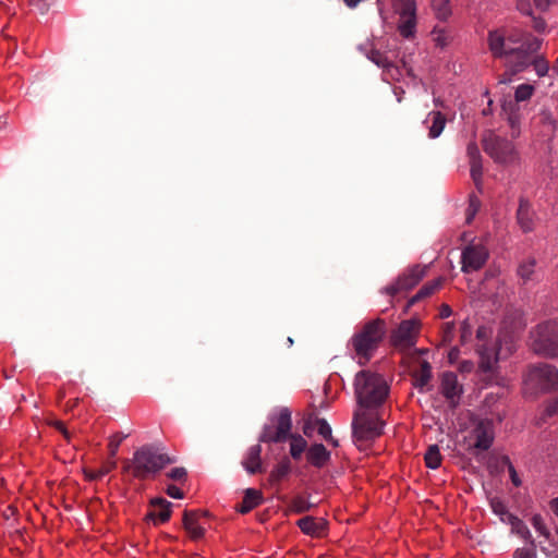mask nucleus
Here are the masks:
<instances>
[{
  "instance_id": "42",
  "label": "nucleus",
  "mask_w": 558,
  "mask_h": 558,
  "mask_svg": "<svg viewBox=\"0 0 558 558\" xmlns=\"http://www.w3.org/2000/svg\"><path fill=\"white\" fill-rule=\"evenodd\" d=\"M313 505L308 502L304 497L296 496L292 499L290 508L293 512L303 513L308 511Z\"/></svg>"
},
{
  "instance_id": "61",
  "label": "nucleus",
  "mask_w": 558,
  "mask_h": 558,
  "mask_svg": "<svg viewBox=\"0 0 558 558\" xmlns=\"http://www.w3.org/2000/svg\"><path fill=\"white\" fill-rule=\"evenodd\" d=\"M486 331L485 327H480L476 332L477 338L483 339L486 336Z\"/></svg>"
},
{
  "instance_id": "44",
  "label": "nucleus",
  "mask_w": 558,
  "mask_h": 558,
  "mask_svg": "<svg viewBox=\"0 0 558 558\" xmlns=\"http://www.w3.org/2000/svg\"><path fill=\"white\" fill-rule=\"evenodd\" d=\"M529 547L518 548L513 558H536V546L534 539H530Z\"/></svg>"
},
{
  "instance_id": "38",
  "label": "nucleus",
  "mask_w": 558,
  "mask_h": 558,
  "mask_svg": "<svg viewBox=\"0 0 558 558\" xmlns=\"http://www.w3.org/2000/svg\"><path fill=\"white\" fill-rule=\"evenodd\" d=\"M432 8L439 20H446L451 13L448 0H432Z\"/></svg>"
},
{
  "instance_id": "56",
  "label": "nucleus",
  "mask_w": 558,
  "mask_h": 558,
  "mask_svg": "<svg viewBox=\"0 0 558 558\" xmlns=\"http://www.w3.org/2000/svg\"><path fill=\"white\" fill-rule=\"evenodd\" d=\"M84 473H85V476H86L88 480L93 481V480L98 478V477L101 475L102 470L100 469V470H99V471H97V472H96V471H92V470H84Z\"/></svg>"
},
{
  "instance_id": "64",
  "label": "nucleus",
  "mask_w": 558,
  "mask_h": 558,
  "mask_svg": "<svg viewBox=\"0 0 558 558\" xmlns=\"http://www.w3.org/2000/svg\"><path fill=\"white\" fill-rule=\"evenodd\" d=\"M553 71L558 74V58L556 59V61L553 65Z\"/></svg>"
},
{
  "instance_id": "58",
  "label": "nucleus",
  "mask_w": 558,
  "mask_h": 558,
  "mask_svg": "<svg viewBox=\"0 0 558 558\" xmlns=\"http://www.w3.org/2000/svg\"><path fill=\"white\" fill-rule=\"evenodd\" d=\"M113 457L107 456V473L117 468V462L112 460Z\"/></svg>"
},
{
  "instance_id": "51",
  "label": "nucleus",
  "mask_w": 558,
  "mask_h": 558,
  "mask_svg": "<svg viewBox=\"0 0 558 558\" xmlns=\"http://www.w3.org/2000/svg\"><path fill=\"white\" fill-rule=\"evenodd\" d=\"M460 332H461L460 338H461L462 343L466 342V340L472 335L471 327L465 322L462 323V325L460 327Z\"/></svg>"
},
{
  "instance_id": "41",
  "label": "nucleus",
  "mask_w": 558,
  "mask_h": 558,
  "mask_svg": "<svg viewBox=\"0 0 558 558\" xmlns=\"http://www.w3.org/2000/svg\"><path fill=\"white\" fill-rule=\"evenodd\" d=\"M534 93V87L530 84H521L514 93L515 102L529 100Z\"/></svg>"
},
{
  "instance_id": "35",
  "label": "nucleus",
  "mask_w": 558,
  "mask_h": 558,
  "mask_svg": "<svg viewBox=\"0 0 558 558\" xmlns=\"http://www.w3.org/2000/svg\"><path fill=\"white\" fill-rule=\"evenodd\" d=\"M316 426L318 434L331 444L333 447L338 446V440L332 437L331 427L325 418H317Z\"/></svg>"
},
{
  "instance_id": "7",
  "label": "nucleus",
  "mask_w": 558,
  "mask_h": 558,
  "mask_svg": "<svg viewBox=\"0 0 558 558\" xmlns=\"http://www.w3.org/2000/svg\"><path fill=\"white\" fill-rule=\"evenodd\" d=\"M368 409H356L353 413V437L360 441H368L383 434L384 422Z\"/></svg>"
},
{
  "instance_id": "8",
  "label": "nucleus",
  "mask_w": 558,
  "mask_h": 558,
  "mask_svg": "<svg viewBox=\"0 0 558 558\" xmlns=\"http://www.w3.org/2000/svg\"><path fill=\"white\" fill-rule=\"evenodd\" d=\"M484 151L501 165H510L517 159V151L512 142L500 137L492 131H487L482 138Z\"/></svg>"
},
{
  "instance_id": "11",
  "label": "nucleus",
  "mask_w": 558,
  "mask_h": 558,
  "mask_svg": "<svg viewBox=\"0 0 558 558\" xmlns=\"http://www.w3.org/2000/svg\"><path fill=\"white\" fill-rule=\"evenodd\" d=\"M396 13L399 15L398 31L404 38H411L416 29L415 0H392Z\"/></svg>"
},
{
  "instance_id": "1",
  "label": "nucleus",
  "mask_w": 558,
  "mask_h": 558,
  "mask_svg": "<svg viewBox=\"0 0 558 558\" xmlns=\"http://www.w3.org/2000/svg\"><path fill=\"white\" fill-rule=\"evenodd\" d=\"M487 44L493 58L500 60L506 68L499 83L508 84L513 75L530 66L531 54L541 49L542 39L517 28H498L488 32Z\"/></svg>"
},
{
  "instance_id": "24",
  "label": "nucleus",
  "mask_w": 558,
  "mask_h": 558,
  "mask_svg": "<svg viewBox=\"0 0 558 558\" xmlns=\"http://www.w3.org/2000/svg\"><path fill=\"white\" fill-rule=\"evenodd\" d=\"M425 123L428 125V136L437 138L444 131L446 125V117L440 111H432L428 113Z\"/></svg>"
},
{
  "instance_id": "31",
  "label": "nucleus",
  "mask_w": 558,
  "mask_h": 558,
  "mask_svg": "<svg viewBox=\"0 0 558 558\" xmlns=\"http://www.w3.org/2000/svg\"><path fill=\"white\" fill-rule=\"evenodd\" d=\"M514 104L510 102L508 106L504 105L502 110L507 113V121L512 130L511 136L517 137L520 134L519 124H520V116L513 109Z\"/></svg>"
},
{
  "instance_id": "28",
  "label": "nucleus",
  "mask_w": 558,
  "mask_h": 558,
  "mask_svg": "<svg viewBox=\"0 0 558 558\" xmlns=\"http://www.w3.org/2000/svg\"><path fill=\"white\" fill-rule=\"evenodd\" d=\"M288 439L290 440V456L293 460L299 461L302 454L308 449L307 441L299 434L289 433Z\"/></svg>"
},
{
  "instance_id": "63",
  "label": "nucleus",
  "mask_w": 558,
  "mask_h": 558,
  "mask_svg": "<svg viewBox=\"0 0 558 558\" xmlns=\"http://www.w3.org/2000/svg\"><path fill=\"white\" fill-rule=\"evenodd\" d=\"M505 518H506V522L505 523H508L511 526L512 525V518H518V517L509 512L508 515H506Z\"/></svg>"
},
{
  "instance_id": "15",
  "label": "nucleus",
  "mask_w": 558,
  "mask_h": 558,
  "mask_svg": "<svg viewBox=\"0 0 558 558\" xmlns=\"http://www.w3.org/2000/svg\"><path fill=\"white\" fill-rule=\"evenodd\" d=\"M440 392L454 408L459 403L462 393V387L458 383V377L452 372H445L440 379Z\"/></svg>"
},
{
  "instance_id": "26",
  "label": "nucleus",
  "mask_w": 558,
  "mask_h": 558,
  "mask_svg": "<svg viewBox=\"0 0 558 558\" xmlns=\"http://www.w3.org/2000/svg\"><path fill=\"white\" fill-rule=\"evenodd\" d=\"M263 500L262 493L254 489L247 488L244 493L242 502L236 507V510L241 513H247L257 507Z\"/></svg>"
},
{
  "instance_id": "3",
  "label": "nucleus",
  "mask_w": 558,
  "mask_h": 558,
  "mask_svg": "<svg viewBox=\"0 0 558 558\" xmlns=\"http://www.w3.org/2000/svg\"><path fill=\"white\" fill-rule=\"evenodd\" d=\"M167 453L154 445H144L136 449L132 459L123 461V471H131L138 480L154 478L166 465L173 463Z\"/></svg>"
},
{
  "instance_id": "23",
  "label": "nucleus",
  "mask_w": 558,
  "mask_h": 558,
  "mask_svg": "<svg viewBox=\"0 0 558 558\" xmlns=\"http://www.w3.org/2000/svg\"><path fill=\"white\" fill-rule=\"evenodd\" d=\"M413 385L420 391H424L432 379V366L427 361H422L420 368L412 373Z\"/></svg>"
},
{
  "instance_id": "52",
  "label": "nucleus",
  "mask_w": 558,
  "mask_h": 558,
  "mask_svg": "<svg viewBox=\"0 0 558 558\" xmlns=\"http://www.w3.org/2000/svg\"><path fill=\"white\" fill-rule=\"evenodd\" d=\"M557 413H558V401L553 400V401L548 402V404L546 405V409H545V415L554 416Z\"/></svg>"
},
{
  "instance_id": "18",
  "label": "nucleus",
  "mask_w": 558,
  "mask_h": 558,
  "mask_svg": "<svg viewBox=\"0 0 558 558\" xmlns=\"http://www.w3.org/2000/svg\"><path fill=\"white\" fill-rule=\"evenodd\" d=\"M330 451H328L323 444H313L306 450L307 462L316 469L325 468L330 461Z\"/></svg>"
},
{
  "instance_id": "33",
  "label": "nucleus",
  "mask_w": 558,
  "mask_h": 558,
  "mask_svg": "<svg viewBox=\"0 0 558 558\" xmlns=\"http://www.w3.org/2000/svg\"><path fill=\"white\" fill-rule=\"evenodd\" d=\"M130 436V433L117 432L107 439V456L116 457L121 442Z\"/></svg>"
},
{
  "instance_id": "55",
  "label": "nucleus",
  "mask_w": 558,
  "mask_h": 558,
  "mask_svg": "<svg viewBox=\"0 0 558 558\" xmlns=\"http://www.w3.org/2000/svg\"><path fill=\"white\" fill-rule=\"evenodd\" d=\"M533 1H534L535 7L542 11L546 10L553 2V0H533Z\"/></svg>"
},
{
  "instance_id": "50",
  "label": "nucleus",
  "mask_w": 558,
  "mask_h": 558,
  "mask_svg": "<svg viewBox=\"0 0 558 558\" xmlns=\"http://www.w3.org/2000/svg\"><path fill=\"white\" fill-rule=\"evenodd\" d=\"M51 425H52L53 427H56V429H58V430L63 435V437H64L66 440H70V438H71V434H70V432L66 429V427H65V425H64V423H63V422H61V421H53V422L51 423Z\"/></svg>"
},
{
  "instance_id": "25",
  "label": "nucleus",
  "mask_w": 558,
  "mask_h": 558,
  "mask_svg": "<svg viewBox=\"0 0 558 558\" xmlns=\"http://www.w3.org/2000/svg\"><path fill=\"white\" fill-rule=\"evenodd\" d=\"M291 472V461L288 457L281 459V461L274 466L271 470L268 482L271 486H277L286 478Z\"/></svg>"
},
{
  "instance_id": "40",
  "label": "nucleus",
  "mask_w": 558,
  "mask_h": 558,
  "mask_svg": "<svg viewBox=\"0 0 558 558\" xmlns=\"http://www.w3.org/2000/svg\"><path fill=\"white\" fill-rule=\"evenodd\" d=\"M493 512L500 518L502 522H506V515L509 511L506 504L498 497H494L489 501Z\"/></svg>"
},
{
  "instance_id": "10",
  "label": "nucleus",
  "mask_w": 558,
  "mask_h": 558,
  "mask_svg": "<svg viewBox=\"0 0 558 558\" xmlns=\"http://www.w3.org/2000/svg\"><path fill=\"white\" fill-rule=\"evenodd\" d=\"M466 450L473 454L477 451H487L495 439L494 423L488 418L474 420L469 434Z\"/></svg>"
},
{
  "instance_id": "57",
  "label": "nucleus",
  "mask_w": 558,
  "mask_h": 558,
  "mask_svg": "<svg viewBox=\"0 0 558 558\" xmlns=\"http://www.w3.org/2000/svg\"><path fill=\"white\" fill-rule=\"evenodd\" d=\"M459 353H460V351L458 348H452L448 354L449 361L452 363L456 362L459 357Z\"/></svg>"
},
{
  "instance_id": "59",
  "label": "nucleus",
  "mask_w": 558,
  "mask_h": 558,
  "mask_svg": "<svg viewBox=\"0 0 558 558\" xmlns=\"http://www.w3.org/2000/svg\"><path fill=\"white\" fill-rule=\"evenodd\" d=\"M473 207V204L470 205L469 209H468V217H466V221L470 222L473 218V216L475 215V211L476 209H472Z\"/></svg>"
},
{
  "instance_id": "48",
  "label": "nucleus",
  "mask_w": 558,
  "mask_h": 558,
  "mask_svg": "<svg viewBox=\"0 0 558 558\" xmlns=\"http://www.w3.org/2000/svg\"><path fill=\"white\" fill-rule=\"evenodd\" d=\"M166 493L168 496L175 499H182L184 497L183 492L175 485H169L166 489Z\"/></svg>"
},
{
  "instance_id": "39",
  "label": "nucleus",
  "mask_w": 558,
  "mask_h": 558,
  "mask_svg": "<svg viewBox=\"0 0 558 558\" xmlns=\"http://www.w3.org/2000/svg\"><path fill=\"white\" fill-rule=\"evenodd\" d=\"M530 65L534 66V70L539 77L545 76L549 71L548 61L545 59L544 56L533 57V54H531V64Z\"/></svg>"
},
{
  "instance_id": "4",
  "label": "nucleus",
  "mask_w": 558,
  "mask_h": 558,
  "mask_svg": "<svg viewBox=\"0 0 558 558\" xmlns=\"http://www.w3.org/2000/svg\"><path fill=\"white\" fill-rule=\"evenodd\" d=\"M386 335V322L376 318L365 323L351 338V345L359 357V364L365 365L378 349Z\"/></svg>"
},
{
  "instance_id": "19",
  "label": "nucleus",
  "mask_w": 558,
  "mask_h": 558,
  "mask_svg": "<svg viewBox=\"0 0 558 558\" xmlns=\"http://www.w3.org/2000/svg\"><path fill=\"white\" fill-rule=\"evenodd\" d=\"M296 525L300 530L312 537H322L326 533V521L307 515L298 520Z\"/></svg>"
},
{
  "instance_id": "37",
  "label": "nucleus",
  "mask_w": 558,
  "mask_h": 558,
  "mask_svg": "<svg viewBox=\"0 0 558 558\" xmlns=\"http://www.w3.org/2000/svg\"><path fill=\"white\" fill-rule=\"evenodd\" d=\"M498 465L500 466L501 470L504 468H507V470L510 474L511 482L514 486L518 487L521 485V480L518 476V473L508 456H501L500 459L498 460Z\"/></svg>"
},
{
  "instance_id": "36",
  "label": "nucleus",
  "mask_w": 558,
  "mask_h": 558,
  "mask_svg": "<svg viewBox=\"0 0 558 558\" xmlns=\"http://www.w3.org/2000/svg\"><path fill=\"white\" fill-rule=\"evenodd\" d=\"M511 531H512V533H515L517 535H519L526 542H530V539H533L529 527L520 518H512Z\"/></svg>"
},
{
  "instance_id": "45",
  "label": "nucleus",
  "mask_w": 558,
  "mask_h": 558,
  "mask_svg": "<svg viewBox=\"0 0 558 558\" xmlns=\"http://www.w3.org/2000/svg\"><path fill=\"white\" fill-rule=\"evenodd\" d=\"M186 470L184 468H174L167 473V476L175 482H184L186 480Z\"/></svg>"
},
{
  "instance_id": "21",
  "label": "nucleus",
  "mask_w": 558,
  "mask_h": 558,
  "mask_svg": "<svg viewBox=\"0 0 558 558\" xmlns=\"http://www.w3.org/2000/svg\"><path fill=\"white\" fill-rule=\"evenodd\" d=\"M468 156L470 159L471 166V177L476 184L480 185L483 174V166H482V156L480 149L475 143H470L468 145Z\"/></svg>"
},
{
  "instance_id": "6",
  "label": "nucleus",
  "mask_w": 558,
  "mask_h": 558,
  "mask_svg": "<svg viewBox=\"0 0 558 558\" xmlns=\"http://www.w3.org/2000/svg\"><path fill=\"white\" fill-rule=\"evenodd\" d=\"M525 392L537 395L558 390V369L550 364L539 363L530 367L525 377Z\"/></svg>"
},
{
  "instance_id": "32",
  "label": "nucleus",
  "mask_w": 558,
  "mask_h": 558,
  "mask_svg": "<svg viewBox=\"0 0 558 558\" xmlns=\"http://www.w3.org/2000/svg\"><path fill=\"white\" fill-rule=\"evenodd\" d=\"M426 466L429 469H438L441 464V453L437 445H430L424 456Z\"/></svg>"
},
{
  "instance_id": "9",
  "label": "nucleus",
  "mask_w": 558,
  "mask_h": 558,
  "mask_svg": "<svg viewBox=\"0 0 558 558\" xmlns=\"http://www.w3.org/2000/svg\"><path fill=\"white\" fill-rule=\"evenodd\" d=\"M270 423L266 424L260 433V442H283L288 439L292 428L291 411L281 408L278 414L269 417Z\"/></svg>"
},
{
  "instance_id": "62",
  "label": "nucleus",
  "mask_w": 558,
  "mask_h": 558,
  "mask_svg": "<svg viewBox=\"0 0 558 558\" xmlns=\"http://www.w3.org/2000/svg\"><path fill=\"white\" fill-rule=\"evenodd\" d=\"M436 43L438 46H441L444 47L446 45V40L442 36L438 35L436 38H435Z\"/></svg>"
},
{
  "instance_id": "14",
  "label": "nucleus",
  "mask_w": 558,
  "mask_h": 558,
  "mask_svg": "<svg viewBox=\"0 0 558 558\" xmlns=\"http://www.w3.org/2000/svg\"><path fill=\"white\" fill-rule=\"evenodd\" d=\"M488 258V251L480 244L466 245L461 255V264L463 272H473L480 270Z\"/></svg>"
},
{
  "instance_id": "49",
  "label": "nucleus",
  "mask_w": 558,
  "mask_h": 558,
  "mask_svg": "<svg viewBox=\"0 0 558 558\" xmlns=\"http://www.w3.org/2000/svg\"><path fill=\"white\" fill-rule=\"evenodd\" d=\"M517 9L523 14H526V15L532 14L530 0H518Z\"/></svg>"
},
{
  "instance_id": "20",
  "label": "nucleus",
  "mask_w": 558,
  "mask_h": 558,
  "mask_svg": "<svg viewBox=\"0 0 558 558\" xmlns=\"http://www.w3.org/2000/svg\"><path fill=\"white\" fill-rule=\"evenodd\" d=\"M518 223L524 232H530L534 228V211L531 204L525 198H520L519 207L517 210Z\"/></svg>"
},
{
  "instance_id": "29",
  "label": "nucleus",
  "mask_w": 558,
  "mask_h": 558,
  "mask_svg": "<svg viewBox=\"0 0 558 558\" xmlns=\"http://www.w3.org/2000/svg\"><path fill=\"white\" fill-rule=\"evenodd\" d=\"M367 58L372 62H374L377 66L383 68L384 70H386L391 75V77H395V74L392 73V71H396L398 73L397 66L392 62H390L387 59V57L383 52H380L379 50L372 49L369 51V53L367 54Z\"/></svg>"
},
{
  "instance_id": "30",
  "label": "nucleus",
  "mask_w": 558,
  "mask_h": 558,
  "mask_svg": "<svg viewBox=\"0 0 558 558\" xmlns=\"http://www.w3.org/2000/svg\"><path fill=\"white\" fill-rule=\"evenodd\" d=\"M535 267L536 259L533 257L527 258L518 266L517 274L522 280V283H526L535 279Z\"/></svg>"
},
{
  "instance_id": "60",
  "label": "nucleus",
  "mask_w": 558,
  "mask_h": 558,
  "mask_svg": "<svg viewBox=\"0 0 558 558\" xmlns=\"http://www.w3.org/2000/svg\"><path fill=\"white\" fill-rule=\"evenodd\" d=\"M343 1L351 9L355 8L361 2V0H343Z\"/></svg>"
},
{
  "instance_id": "47",
  "label": "nucleus",
  "mask_w": 558,
  "mask_h": 558,
  "mask_svg": "<svg viewBox=\"0 0 558 558\" xmlns=\"http://www.w3.org/2000/svg\"><path fill=\"white\" fill-rule=\"evenodd\" d=\"M478 353L481 354L482 362L481 367L484 371H489L492 368L490 357L489 354H486V348L485 345H482L477 349Z\"/></svg>"
},
{
  "instance_id": "46",
  "label": "nucleus",
  "mask_w": 558,
  "mask_h": 558,
  "mask_svg": "<svg viewBox=\"0 0 558 558\" xmlns=\"http://www.w3.org/2000/svg\"><path fill=\"white\" fill-rule=\"evenodd\" d=\"M454 325L452 323H446L442 326V341L450 343L453 338Z\"/></svg>"
},
{
  "instance_id": "34",
  "label": "nucleus",
  "mask_w": 558,
  "mask_h": 558,
  "mask_svg": "<svg viewBox=\"0 0 558 558\" xmlns=\"http://www.w3.org/2000/svg\"><path fill=\"white\" fill-rule=\"evenodd\" d=\"M539 122L544 125L547 134H554L557 129V119L553 112L544 109L539 113Z\"/></svg>"
},
{
  "instance_id": "2",
  "label": "nucleus",
  "mask_w": 558,
  "mask_h": 558,
  "mask_svg": "<svg viewBox=\"0 0 558 558\" xmlns=\"http://www.w3.org/2000/svg\"><path fill=\"white\" fill-rule=\"evenodd\" d=\"M353 386L357 409L376 410L384 404L389 395L386 379L371 371L357 372Z\"/></svg>"
},
{
  "instance_id": "12",
  "label": "nucleus",
  "mask_w": 558,
  "mask_h": 558,
  "mask_svg": "<svg viewBox=\"0 0 558 558\" xmlns=\"http://www.w3.org/2000/svg\"><path fill=\"white\" fill-rule=\"evenodd\" d=\"M420 320L405 319L402 320L398 328L391 332V343L399 350H409L416 343L420 333Z\"/></svg>"
},
{
  "instance_id": "43",
  "label": "nucleus",
  "mask_w": 558,
  "mask_h": 558,
  "mask_svg": "<svg viewBox=\"0 0 558 558\" xmlns=\"http://www.w3.org/2000/svg\"><path fill=\"white\" fill-rule=\"evenodd\" d=\"M532 525L533 527L543 535L546 539H550L551 533L547 529L546 524L544 523V520L541 514H534L532 518Z\"/></svg>"
},
{
  "instance_id": "17",
  "label": "nucleus",
  "mask_w": 558,
  "mask_h": 558,
  "mask_svg": "<svg viewBox=\"0 0 558 558\" xmlns=\"http://www.w3.org/2000/svg\"><path fill=\"white\" fill-rule=\"evenodd\" d=\"M262 447L254 445L246 451L241 464L250 474L262 473L265 471L262 462Z\"/></svg>"
},
{
  "instance_id": "16",
  "label": "nucleus",
  "mask_w": 558,
  "mask_h": 558,
  "mask_svg": "<svg viewBox=\"0 0 558 558\" xmlns=\"http://www.w3.org/2000/svg\"><path fill=\"white\" fill-rule=\"evenodd\" d=\"M151 510L146 518L154 521L155 524L165 523L171 517L172 504L162 497L155 498L150 501Z\"/></svg>"
},
{
  "instance_id": "27",
  "label": "nucleus",
  "mask_w": 558,
  "mask_h": 558,
  "mask_svg": "<svg viewBox=\"0 0 558 558\" xmlns=\"http://www.w3.org/2000/svg\"><path fill=\"white\" fill-rule=\"evenodd\" d=\"M442 281H444V279L441 277H439L437 279H434V280L425 283L418 290V292L409 300L408 307H410V306L414 305L415 303H417L418 301L434 294L441 287Z\"/></svg>"
},
{
  "instance_id": "13",
  "label": "nucleus",
  "mask_w": 558,
  "mask_h": 558,
  "mask_svg": "<svg viewBox=\"0 0 558 558\" xmlns=\"http://www.w3.org/2000/svg\"><path fill=\"white\" fill-rule=\"evenodd\" d=\"M426 266L415 265L403 275L399 276L395 283L386 287L387 294L393 296L401 291H408L414 288L425 276Z\"/></svg>"
},
{
  "instance_id": "5",
  "label": "nucleus",
  "mask_w": 558,
  "mask_h": 558,
  "mask_svg": "<svg viewBox=\"0 0 558 558\" xmlns=\"http://www.w3.org/2000/svg\"><path fill=\"white\" fill-rule=\"evenodd\" d=\"M531 349L537 355L548 359L558 357V320L538 324L531 331Z\"/></svg>"
},
{
  "instance_id": "22",
  "label": "nucleus",
  "mask_w": 558,
  "mask_h": 558,
  "mask_svg": "<svg viewBox=\"0 0 558 558\" xmlns=\"http://www.w3.org/2000/svg\"><path fill=\"white\" fill-rule=\"evenodd\" d=\"M183 526L190 534L191 538L199 539L205 534V529L198 523L197 511H185L183 514Z\"/></svg>"
},
{
  "instance_id": "54",
  "label": "nucleus",
  "mask_w": 558,
  "mask_h": 558,
  "mask_svg": "<svg viewBox=\"0 0 558 558\" xmlns=\"http://www.w3.org/2000/svg\"><path fill=\"white\" fill-rule=\"evenodd\" d=\"M452 314V310L449 305L442 304L440 306L439 316L440 318H447Z\"/></svg>"
},
{
  "instance_id": "53",
  "label": "nucleus",
  "mask_w": 558,
  "mask_h": 558,
  "mask_svg": "<svg viewBox=\"0 0 558 558\" xmlns=\"http://www.w3.org/2000/svg\"><path fill=\"white\" fill-rule=\"evenodd\" d=\"M532 27L538 32V33H542L545 31L546 28V23L543 19L541 17H533L532 20Z\"/></svg>"
}]
</instances>
